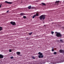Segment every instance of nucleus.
Wrapping results in <instances>:
<instances>
[{"label": "nucleus", "instance_id": "nucleus-27", "mask_svg": "<svg viewBox=\"0 0 64 64\" xmlns=\"http://www.w3.org/2000/svg\"><path fill=\"white\" fill-rule=\"evenodd\" d=\"M11 59H13V57L12 56L10 57Z\"/></svg>", "mask_w": 64, "mask_h": 64}, {"label": "nucleus", "instance_id": "nucleus-3", "mask_svg": "<svg viewBox=\"0 0 64 64\" xmlns=\"http://www.w3.org/2000/svg\"><path fill=\"white\" fill-rule=\"evenodd\" d=\"M45 16L44 15H42L40 17V20H42V19H43V20H44L45 19Z\"/></svg>", "mask_w": 64, "mask_h": 64}, {"label": "nucleus", "instance_id": "nucleus-14", "mask_svg": "<svg viewBox=\"0 0 64 64\" xmlns=\"http://www.w3.org/2000/svg\"><path fill=\"white\" fill-rule=\"evenodd\" d=\"M39 15V14L38 13H36V16H38Z\"/></svg>", "mask_w": 64, "mask_h": 64}, {"label": "nucleus", "instance_id": "nucleus-23", "mask_svg": "<svg viewBox=\"0 0 64 64\" xmlns=\"http://www.w3.org/2000/svg\"><path fill=\"white\" fill-rule=\"evenodd\" d=\"M2 4H0V8H1V6H2Z\"/></svg>", "mask_w": 64, "mask_h": 64}, {"label": "nucleus", "instance_id": "nucleus-8", "mask_svg": "<svg viewBox=\"0 0 64 64\" xmlns=\"http://www.w3.org/2000/svg\"><path fill=\"white\" fill-rule=\"evenodd\" d=\"M20 53L19 52H16V54L18 55H20Z\"/></svg>", "mask_w": 64, "mask_h": 64}, {"label": "nucleus", "instance_id": "nucleus-19", "mask_svg": "<svg viewBox=\"0 0 64 64\" xmlns=\"http://www.w3.org/2000/svg\"><path fill=\"white\" fill-rule=\"evenodd\" d=\"M23 18L24 19H25V18H26V16H24L23 17Z\"/></svg>", "mask_w": 64, "mask_h": 64}, {"label": "nucleus", "instance_id": "nucleus-2", "mask_svg": "<svg viewBox=\"0 0 64 64\" xmlns=\"http://www.w3.org/2000/svg\"><path fill=\"white\" fill-rule=\"evenodd\" d=\"M38 54L40 55L38 56L39 58H42L44 57V56L42 55L43 54H42V53H41L40 52H38Z\"/></svg>", "mask_w": 64, "mask_h": 64}, {"label": "nucleus", "instance_id": "nucleus-11", "mask_svg": "<svg viewBox=\"0 0 64 64\" xmlns=\"http://www.w3.org/2000/svg\"><path fill=\"white\" fill-rule=\"evenodd\" d=\"M42 5H44V6H46V4H45L42 2Z\"/></svg>", "mask_w": 64, "mask_h": 64}, {"label": "nucleus", "instance_id": "nucleus-26", "mask_svg": "<svg viewBox=\"0 0 64 64\" xmlns=\"http://www.w3.org/2000/svg\"><path fill=\"white\" fill-rule=\"evenodd\" d=\"M53 63H54V64H56V62H53Z\"/></svg>", "mask_w": 64, "mask_h": 64}, {"label": "nucleus", "instance_id": "nucleus-24", "mask_svg": "<svg viewBox=\"0 0 64 64\" xmlns=\"http://www.w3.org/2000/svg\"><path fill=\"white\" fill-rule=\"evenodd\" d=\"M9 52H12V50H11L10 49L9 50Z\"/></svg>", "mask_w": 64, "mask_h": 64}, {"label": "nucleus", "instance_id": "nucleus-17", "mask_svg": "<svg viewBox=\"0 0 64 64\" xmlns=\"http://www.w3.org/2000/svg\"><path fill=\"white\" fill-rule=\"evenodd\" d=\"M2 30V28L1 27H0V31H1Z\"/></svg>", "mask_w": 64, "mask_h": 64}, {"label": "nucleus", "instance_id": "nucleus-21", "mask_svg": "<svg viewBox=\"0 0 64 64\" xmlns=\"http://www.w3.org/2000/svg\"><path fill=\"white\" fill-rule=\"evenodd\" d=\"M54 32H51V34H54Z\"/></svg>", "mask_w": 64, "mask_h": 64}, {"label": "nucleus", "instance_id": "nucleus-13", "mask_svg": "<svg viewBox=\"0 0 64 64\" xmlns=\"http://www.w3.org/2000/svg\"><path fill=\"white\" fill-rule=\"evenodd\" d=\"M28 8L29 9H30L31 8V6H28Z\"/></svg>", "mask_w": 64, "mask_h": 64}, {"label": "nucleus", "instance_id": "nucleus-4", "mask_svg": "<svg viewBox=\"0 0 64 64\" xmlns=\"http://www.w3.org/2000/svg\"><path fill=\"white\" fill-rule=\"evenodd\" d=\"M59 51L60 53H64V50H60Z\"/></svg>", "mask_w": 64, "mask_h": 64}, {"label": "nucleus", "instance_id": "nucleus-18", "mask_svg": "<svg viewBox=\"0 0 64 64\" xmlns=\"http://www.w3.org/2000/svg\"><path fill=\"white\" fill-rule=\"evenodd\" d=\"M35 17H36V15H34V16L32 17V18H34Z\"/></svg>", "mask_w": 64, "mask_h": 64}, {"label": "nucleus", "instance_id": "nucleus-7", "mask_svg": "<svg viewBox=\"0 0 64 64\" xmlns=\"http://www.w3.org/2000/svg\"><path fill=\"white\" fill-rule=\"evenodd\" d=\"M5 3H7L8 4H12V3L11 2H7V1H5Z\"/></svg>", "mask_w": 64, "mask_h": 64}, {"label": "nucleus", "instance_id": "nucleus-1", "mask_svg": "<svg viewBox=\"0 0 64 64\" xmlns=\"http://www.w3.org/2000/svg\"><path fill=\"white\" fill-rule=\"evenodd\" d=\"M55 33L56 34V36L58 37H60L62 36V34L60 32H55Z\"/></svg>", "mask_w": 64, "mask_h": 64}, {"label": "nucleus", "instance_id": "nucleus-31", "mask_svg": "<svg viewBox=\"0 0 64 64\" xmlns=\"http://www.w3.org/2000/svg\"><path fill=\"white\" fill-rule=\"evenodd\" d=\"M58 63H59V62H58Z\"/></svg>", "mask_w": 64, "mask_h": 64}, {"label": "nucleus", "instance_id": "nucleus-20", "mask_svg": "<svg viewBox=\"0 0 64 64\" xmlns=\"http://www.w3.org/2000/svg\"><path fill=\"white\" fill-rule=\"evenodd\" d=\"M32 34V32H31L30 33H29L28 34H29L30 35H31V34Z\"/></svg>", "mask_w": 64, "mask_h": 64}, {"label": "nucleus", "instance_id": "nucleus-10", "mask_svg": "<svg viewBox=\"0 0 64 64\" xmlns=\"http://www.w3.org/2000/svg\"><path fill=\"white\" fill-rule=\"evenodd\" d=\"M20 15L22 16H23V15H25V14L23 13H21L20 14Z\"/></svg>", "mask_w": 64, "mask_h": 64}, {"label": "nucleus", "instance_id": "nucleus-9", "mask_svg": "<svg viewBox=\"0 0 64 64\" xmlns=\"http://www.w3.org/2000/svg\"><path fill=\"white\" fill-rule=\"evenodd\" d=\"M3 56L2 54H0V58H3Z\"/></svg>", "mask_w": 64, "mask_h": 64}, {"label": "nucleus", "instance_id": "nucleus-12", "mask_svg": "<svg viewBox=\"0 0 64 64\" xmlns=\"http://www.w3.org/2000/svg\"><path fill=\"white\" fill-rule=\"evenodd\" d=\"M18 1L20 3H21L22 2V0H18Z\"/></svg>", "mask_w": 64, "mask_h": 64}, {"label": "nucleus", "instance_id": "nucleus-6", "mask_svg": "<svg viewBox=\"0 0 64 64\" xmlns=\"http://www.w3.org/2000/svg\"><path fill=\"white\" fill-rule=\"evenodd\" d=\"M59 3V1H56V2H55V5H58V4Z\"/></svg>", "mask_w": 64, "mask_h": 64}, {"label": "nucleus", "instance_id": "nucleus-29", "mask_svg": "<svg viewBox=\"0 0 64 64\" xmlns=\"http://www.w3.org/2000/svg\"><path fill=\"white\" fill-rule=\"evenodd\" d=\"M55 24V23H54V22H52V24Z\"/></svg>", "mask_w": 64, "mask_h": 64}, {"label": "nucleus", "instance_id": "nucleus-25", "mask_svg": "<svg viewBox=\"0 0 64 64\" xmlns=\"http://www.w3.org/2000/svg\"><path fill=\"white\" fill-rule=\"evenodd\" d=\"M52 52H53V51H54V50L52 49Z\"/></svg>", "mask_w": 64, "mask_h": 64}, {"label": "nucleus", "instance_id": "nucleus-16", "mask_svg": "<svg viewBox=\"0 0 64 64\" xmlns=\"http://www.w3.org/2000/svg\"><path fill=\"white\" fill-rule=\"evenodd\" d=\"M60 41L62 43H63V40H60Z\"/></svg>", "mask_w": 64, "mask_h": 64}, {"label": "nucleus", "instance_id": "nucleus-30", "mask_svg": "<svg viewBox=\"0 0 64 64\" xmlns=\"http://www.w3.org/2000/svg\"><path fill=\"white\" fill-rule=\"evenodd\" d=\"M44 26H46V25H44Z\"/></svg>", "mask_w": 64, "mask_h": 64}, {"label": "nucleus", "instance_id": "nucleus-22", "mask_svg": "<svg viewBox=\"0 0 64 64\" xmlns=\"http://www.w3.org/2000/svg\"><path fill=\"white\" fill-rule=\"evenodd\" d=\"M32 58H33V59H35V57H34V56L32 57Z\"/></svg>", "mask_w": 64, "mask_h": 64}, {"label": "nucleus", "instance_id": "nucleus-28", "mask_svg": "<svg viewBox=\"0 0 64 64\" xmlns=\"http://www.w3.org/2000/svg\"><path fill=\"white\" fill-rule=\"evenodd\" d=\"M9 12V10H8L7 12H6L7 13H8V12Z\"/></svg>", "mask_w": 64, "mask_h": 64}, {"label": "nucleus", "instance_id": "nucleus-15", "mask_svg": "<svg viewBox=\"0 0 64 64\" xmlns=\"http://www.w3.org/2000/svg\"><path fill=\"white\" fill-rule=\"evenodd\" d=\"M54 55H56L57 54V52H54Z\"/></svg>", "mask_w": 64, "mask_h": 64}, {"label": "nucleus", "instance_id": "nucleus-5", "mask_svg": "<svg viewBox=\"0 0 64 64\" xmlns=\"http://www.w3.org/2000/svg\"><path fill=\"white\" fill-rule=\"evenodd\" d=\"M11 24H12V25H15V22H10Z\"/></svg>", "mask_w": 64, "mask_h": 64}]
</instances>
